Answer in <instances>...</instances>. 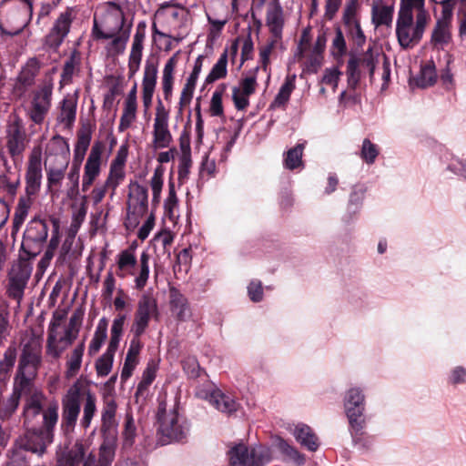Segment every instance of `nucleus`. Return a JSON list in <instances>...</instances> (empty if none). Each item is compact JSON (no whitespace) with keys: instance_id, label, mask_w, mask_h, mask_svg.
<instances>
[{"instance_id":"f257e3e1","label":"nucleus","mask_w":466,"mask_h":466,"mask_svg":"<svg viewBox=\"0 0 466 466\" xmlns=\"http://www.w3.org/2000/svg\"><path fill=\"white\" fill-rule=\"evenodd\" d=\"M96 396L81 381L76 380L67 390L62 399V426L66 431H72L77 421L83 407L79 425L86 431L96 414Z\"/></svg>"},{"instance_id":"f03ea898","label":"nucleus","mask_w":466,"mask_h":466,"mask_svg":"<svg viewBox=\"0 0 466 466\" xmlns=\"http://www.w3.org/2000/svg\"><path fill=\"white\" fill-rule=\"evenodd\" d=\"M22 351L18 360L14 387L21 393L34 385L42 364L43 332L29 328L22 333Z\"/></svg>"},{"instance_id":"7ed1b4c3","label":"nucleus","mask_w":466,"mask_h":466,"mask_svg":"<svg viewBox=\"0 0 466 466\" xmlns=\"http://www.w3.org/2000/svg\"><path fill=\"white\" fill-rule=\"evenodd\" d=\"M137 246L132 244L129 248L120 251L116 257V276L125 279L132 277L134 288L143 290L150 278V254L144 250L137 259Z\"/></svg>"},{"instance_id":"20e7f679","label":"nucleus","mask_w":466,"mask_h":466,"mask_svg":"<svg viewBox=\"0 0 466 466\" xmlns=\"http://www.w3.org/2000/svg\"><path fill=\"white\" fill-rule=\"evenodd\" d=\"M157 434L162 445L185 443L190 434V423L176 408L167 410V403L160 401L157 409Z\"/></svg>"},{"instance_id":"39448f33","label":"nucleus","mask_w":466,"mask_h":466,"mask_svg":"<svg viewBox=\"0 0 466 466\" xmlns=\"http://www.w3.org/2000/svg\"><path fill=\"white\" fill-rule=\"evenodd\" d=\"M58 420V404L51 403L43 414V425L28 429L23 444L25 450L43 455L54 441V429Z\"/></svg>"},{"instance_id":"423d86ee","label":"nucleus","mask_w":466,"mask_h":466,"mask_svg":"<svg viewBox=\"0 0 466 466\" xmlns=\"http://www.w3.org/2000/svg\"><path fill=\"white\" fill-rule=\"evenodd\" d=\"M343 401L352 441L355 444H360L364 435L366 425L364 390L358 386L350 387L345 392Z\"/></svg>"},{"instance_id":"0eeeda50","label":"nucleus","mask_w":466,"mask_h":466,"mask_svg":"<svg viewBox=\"0 0 466 466\" xmlns=\"http://www.w3.org/2000/svg\"><path fill=\"white\" fill-rule=\"evenodd\" d=\"M126 209L125 227L129 230L134 229L148 211V191L145 186L130 182Z\"/></svg>"},{"instance_id":"6e6552de","label":"nucleus","mask_w":466,"mask_h":466,"mask_svg":"<svg viewBox=\"0 0 466 466\" xmlns=\"http://www.w3.org/2000/svg\"><path fill=\"white\" fill-rule=\"evenodd\" d=\"M431 19L415 16L398 15L396 20V36L399 45L403 49L412 48L423 37Z\"/></svg>"},{"instance_id":"1a4fd4ad","label":"nucleus","mask_w":466,"mask_h":466,"mask_svg":"<svg viewBox=\"0 0 466 466\" xmlns=\"http://www.w3.org/2000/svg\"><path fill=\"white\" fill-rule=\"evenodd\" d=\"M441 6V16L436 20L431 34L430 44L434 50H444L452 42L451 22L454 0H438Z\"/></svg>"},{"instance_id":"9d476101","label":"nucleus","mask_w":466,"mask_h":466,"mask_svg":"<svg viewBox=\"0 0 466 466\" xmlns=\"http://www.w3.org/2000/svg\"><path fill=\"white\" fill-rule=\"evenodd\" d=\"M230 466H265L271 459L270 449L265 446L234 445L228 452Z\"/></svg>"},{"instance_id":"9b49d317","label":"nucleus","mask_w":466,"mask_h":466,"mask_svg":"<svg viewBox=\"0 0 466 466\" xmlns=\"http://www.w3.org/2000/svg\"><path fill=\"white\" fill-rule=\"evenodd\" d=\"M126 319L125 314H118L113 320L107 348L96 362V370L99 377L107 376L112 370L114 357L120 343Z\"/></svg>"},{"instance_id":"f8f14e48","label":"nucleus","mask_w":466,"mask_h":466,"mask_svg":"<svg viewBox=\"0 0 466 466\" xmlns=\"http://www.w3.org/2000/svg\"><path fill=\"white\" fill-rule=\"evenodd\" d=\"M125 16L122 10L114 5L111 10H107L97 20L94 18L93 35L97 40H106L125 31L124 29Z\"/></svg>"},{"instance_id":"ddd939ff","label":"nucleus","mask_w":466,"mask_h":466,"mask_svg":"<svg viewBox=\"0 0 466 466\" xmlns=\"http://www.w3.org/2000/svg\"><path fill=\"white\" fill-rule=\"evenodd\" d=\"M31 273L32 267L27 261L18 260L11 266L5 287V293L8 298L15 299L20 304Z\"/></svg>"},{"instance_id":"4468645a","label":"nucleus","mask_w":466,"mask_h":466,"mask_svg":"<svg viewBox=\"0 0 466 466\" xmlns=\"http://www.w3.org/2000/svg\"><path fill=\"white\" fill-rule=\"evenodd\" d=\"M157 314V304L156 299L150 295H142L137 302L130 333L136 337H141L146 332L151 318Z\"/></svg>"},{"instance_id":"2eb2a0df","label":"nucleus","mask_w":466,"mask_h":466,"mask_svg":"<svg viewBox=\"0 0 466 466\" xmlns=\"http://www.w3.org/2000/svg\"><path fill=\"white\" fill-rule=\"evenodd\" d=\"M48 236V226L42 219L34 218L26 227L24 233L22 247L27 248L29 254L40 252Z\"/></svg>"},{"instance_id":"dca6fc26","label":"nucleus","mask_w":466,"mask_h":466,"mask_svg":"<svg viewBox=\"0 0 466 466\" xmlns=\"http://www.w3.org/2000/svg\"><path fill=\"white\" fill-rule=\"evenodd\" d=\"M168 120L169 113L158 100L153 124V146L156 149L169 147L173 141Z\"/></svg>"},{"instance_id":"f3484780","label":"nucleus","mask_w":466,"mask_h":466,"mask_svg":"<svg viewBox=\"0 0 466 466\" xmlns=\"http://www.w3.org/2000/svg\"><path fill=\"white\" fill-rule=\"evenodd\" d=\"M53 84L45 82L38 90L34 93L31 106L28 111L30 119L36 125H41L51 107Z\"/></svg>"},{"instance_id":"a211bd4d","label":"nucleus","mask_w":466,"mask_h":466,"mask_svg":"<svg viewBox=\"0 0 466 466\" xmlns=\"http://www.w3.org/2000/svg\"><path fill=\"white\" fill-rule=\"evenodd\" d=\"M43 178L42 151L34 147L28 157L25 172V195L35 197L40 190Z\"/></svg>"},{"instance_id":"6ab92c4d","label":"nucleus","mask_w":466,"mask_h":466,"mask_svg":"<svg viewBox=\"0 0 466 466\" xmlns=\"http://www.w3.org/2000/svg\"><path fill=\"white\" fill-rule=\"evenodd\" d=\"M104 144L100 141L94 143L90 153L84 166V174L82 178V191L86 192L94 184L101 173L102 154Z\"/></svg>"},{"instance_id":"aec40b11","label":"nucleus","mask_w":466,"mask_h":466,"mask_svg":"<svg viewBox=\"0 0 466 466\" xmlns=\"http://www.w3.org/2000/svg\"><path fill=\"white\" fill-rule=\"evenodd\" d=\"M6 147L10 156L15 158L25 151L26 134L22 119L14 116L6 127Z\"/></svg>"},{"instance_id":"412c9836","label":"nucleus","mask_w":466,"mask_h":466,"mask_svg":"<svg viewBox=\"0 0 466 466\" xmlns=\"http://www.w3.org/2000/svg\"><path fill=\"white\" fill-rule=\"evenodd\" d=\"M196 395L200 399L208 400L212 406L223 413L231 414L239 408V403L235 398L213 386H208V390L198 389Z\"/></svg>"},{"instance_id":"4be33fe9","label":"nucleus","mask_w":466,"mask_h":466,"mask_svg":"<svg viewBox=\"0 0 466 466\" xmlns=\"http://www.w3.org/2000/svg\"><path fill=\"white\" fill-rule=\"evenodd\" d=\"M265 20L270 36H274L276 39H282L285 15L279 0L268 1Z\"/></svg>"},{"instance_id":"5701e85b","label":"nucleus","mask_w":466,"mask_h":466,"mask_svg":"<svg viewBox=\"0 0 466 466\" xmlns=\"http://www.w3.org/2000/svg\"><path fill=\"white\" fill-rule=\"evenodd\" d=\"M71 22L70 14L67 12L62 13L45 37V45L49 48L57 49L68 35Z\"/></svg>"},{"instance_id":"b1692460","label":"nucleus","mask_w":466,"mask_h":466,"mask_svg":"<svg viewBox=\"0 0 466 466\" xmlns=\"http://www.w3.org/2000/svg\"><path fill=\"white\" fill-rule=\"evenodd\" d=\"M158 63L154 59H147L144 66L142 79V100L145 107H149L152 103L157 86Z\"/></svg>"},{"instance_id":"393cba45","label":"nucleus","mask_w":466,"mask_h":466,"mask_svg":"<svg viewBox=\"0 0 466 466\" xmlns=\"http://www.w3.org/2000/svg\"><path fill=\"white\" fill-rule=\"evenodd\" d=\"M22 395L26 396L24 406L25 423H29L35 417L41 413L43 415L46 411L43 410L46 396L41 390L35 387V384L32 385L29 390L23 391Z\"/></svg>"},{"instance_id":"a878e982","label":"nucleus","mask_w":466,"mask_h":466,"mask_svg":"<svg viewBox=\"0 0 466 466\" xmlns=\"http://www.w3.org/2000/svg\"><path fill=\"white\" fill-rule=\"evenodd\" d=\"M117 404L114 399L104 400L101 410L100 432L102 436H117L118 421L116 420Z\"/></svg>"},{"instance_id":"bb28decb","label":"nucleus","mask_w":466,"mask_h":466,"mask_svg":"<svg viewBox=\"0 0 466 466\" xmlns=\"http://www.w3.org/2000/svg\"><path fill=\"white\" fill-rule=\"evenodd\" d=\"M57 329L58 322L49 323L46 354L54 360L59 359L65 350L71 345L67 344L66 336L58 337Z\"/></svg>"},{"instance_id":"cd10ccee","label":"nucleus","mask_w":466,"mask_h":466,"mask_svg":"<svg viewBox=\"0 0 466 466\" xmlns=\"http://www.w3.org/2000/svg\"><path fill=\"white\" fill-rule=\"evenodd\" d=\"M89 447L90 443L88 441L77 439L71 447L66 448L60 452L57 451L56 457L65 462L66 461L69 465L78 466L87 454Z\"/></svg>"},{"instance_id":"c85d7f7f","label":"nucleus","mask_w":466,"mask_h":466,"mask_svg":"<svg viewBox=\"0 0 466 466\" xmlns=\"http://www.w3.org/2000/svg\"><path fill=\"white\" fill-rule=\"evenodd\" d=\"M393 5L383 4L382 0L374 1L371 6V24L375 28L390 27L393 22Z\"/></svg>"},{"instance_id":"c756f323","label":"nucleus","mask_w":466,"mask_h":466,"mask_svg":"<svg viewBox=\"0 0 466 466\" xmlns=\"http://www.w3.org/2000/svg\"><path fill=\"white\" fill-rule=\"evenodd\" d=\"M204 58L205 57L203 56H198L195 60L192 72L187 77V82L181 91L179 99V105L181 107L189 104L193 97L197 81L202 70Z\"/></svg>"},{"instance_id":"7c9ffc66","label":"nucleus","mask_w":466,"mask_h":466,"mask_svg":"<svg viewBox=\"0 0 466 466\" xmlns=\"http://www.w3.org/2000/svg\"><path fill=\"white\" fill-rule=\"evenodd\" d=\"M85 350L86 344L83 340L66 354L65 371L66 378H73L78 374L82 366Z\"/></svg>"},{"instance_id":"2f4dec72","label":"nucleus","mask_w":466,"mask_h":466,"mask_svg":"<svg viewBox=\"0 0 466 466\" xmlns=\"http://www.w3.org/2000/svg\"><path fill=\"white\" fill-rule=\"evenodd\" d=\"M293 435L296 441L310 451L318 450L319 439L311 428L304 423H299L293 430Z\"/></svg>"},{"instance_id":"473e14b6","label":"nucleus","mask_w":466,"mask_h":466,"mask_svg":"<svg viewBox=\"0 0 466 466\" xmlns=\"http://www.w3.org/2000/svg\"><path fill=\"white\" fill-rule=\"evenodd\" d=\"M440 160L444 170L466 179V160L454 156L448 150H442Z\"/></svg>"},{"instance_id":"72a5a7b5","label":"nucleus","mask_w":466,"mask_h":466,"mask_svg":"<svg viewBox=\"0 0 466 466\" xmlns=\"http://www.w3.org/2000/svg\"><path fill=\"white\" fill-rule=\"evenodd\" d=\"M170 309L172 313L180 321H185L189 317V307L187 300L177 289H170Z\"/></svg>"},{"instance_id":"f704fd0d","label":"nucleus","mask_w":466,"mask_h":466,"mask_svg":"<svg viewBox=\"0 0 466 466\" xmlns=\"http://www.w3.org/2000/svg\"><path fill=\"white\" fill-rule=\"evenodd\" d=\"M413 11H416L415 17L431 19L429 11L425 8V0H400L398 15L414 16Z\"/></svg>"},{"instance_id":"c9c22d12","label":"nucleus","mask_w":466,"mask_h":466,"mask_svg":"<svg viewBox=\"0 0 466 466\" xmlns=\"http://www.w3.org/2000/svg\"><path fill=\"white\" fill-rule=\"evenodd\" d=\"M177 60L175 56H171L164 66L161 77V85L164 98L169 101L172 97L174 86V73Z\"/></svg>"},{"instance_id":"e433bc0d","label":"nucleus","mask_w":466,"mask_h":466,"mask_svg":"<svg viewBox=\"0 0 466 466\" xmlns=\"http://www.w3.org/2000/svg\"><path fill=\"white\" fill-rule=\"evenodd\" d=\"M295 79L296 75L287 76L274 100L271 102L270 108H281L286 106L296 87Z\"/></svg>"},{"instance_id":"4c0bfd02","label":"nucleus","mask_w":466,"mask_h":466,"mask_svg":"<svg viewBox=\"0 0 466 466\" xmlns=\"http://www.w3.org/2000/svg\"><path fill=\"white\" fill-rule=\"evenodd\" d=\"M17 358V347L15 342H12L3 354V358L0 359V381L6 380L16 361Z\"/></svg>"},{"instance_id":"58836bf2","label":"nucleus","mask_w":466,"mask_h":466,"mask_svg":"<svg viewBox=\"0 0 466 466\" xmlns=\"http://www.w3.org/2000/svg\"><path fill=\"white\" fill-rule=\"evenodd\" d=\"M107 319L106 317H102L97 322L93 338L88 346V354L90 356L96 355L100 350L107 338Z\"/></svg>"},{"instance_id":"ea45409f","label":"nucleus","mask_w":466,"mask_h":466,"mask_svg":"<svg viewBox=\"0 0 466 466\" xmlns=\"http://www.w3.org/2000/svg\"><path fill=\"white\" fill-rule=\"evenodd\" d=\"M164 209L166 216L176 222L179 218V202L177 196L176 186L171 179L168 181V194L164 201Z\"/></svg>"},{"instance_id":"a19ab883","label":"nucleus","mask_w":466,"mask_h":466,"mask_svg":"<svg viewBox=\"0 0 466 466\" xmlns=\"http://www.w3.org/2000/svg\"><path fill=\"white\" fill-rule=\"evenodd\" d=\"M33 204V197L22 196L18 199L13 218V228L18 231L25 221Z\"/></svg>"},{"instance_id":"79ce46f5","label":"nucleus","mask_w":466,"mask_h":466,"mask_svg":"<svg viewBox=\"0 0 466 466\" xmlns=\"http://www.w3.org/2000/svg\"><path fill=\"white\" fill-rule=\"evenodd\" d=\"M103 442L99 448L98 461L101 466H111L115 459L116 437L102 436Z\"/></svg>"},{"instance_id":"37998d69","label":"nucleus","mask_w":466,"mask_h":466,"mask_svg":"<svg viewBox=\"0 0 466 466\" xmlns=\"http://www.w3.org/2000/svg\"><path fill=\"white\" fill-rule=\"evenodd\" d=\"M70 153L69 144L66 139L60 135L54 136L46 146V156H60L64 161H68Z\"/></svg>"},{"instance_id":"c03bdc74","label":"nucleus","mask_w":466,"mask_h":466,"mask_svg":"<svg viewBox=\"0 0 466 466\" xmlns=\"http://www.w3.org/2000/svg\"><path fill=\"white\" fill-rule=\"evenodd\" d=\"M276 448L285 457V460L293 461L297 465L305 462V457L296 448L289 445L285 440L279 438L275 442Z\"/></svg>"},{"instance_id":"a18cd8bd","label":"nucleus","mask_w":466,"mask_h":466,"mask_svg":"<svg viewBox=\"0 0 466 466\" xmlns=\"http://www.w3.org/2000/svg\"><path fill=\"white\" fill-rule=\"evenodd\" d=\"M129 35L130 29L127 28L113 37H110L109 39H111V41L106 46L107 53L111 56H119L124 54Z\"/></svg>"},{"instance_id":"49530a36","label":"nucleus","mask_w":466,"mask_h":466,"mask_svg":"<svg viewBox=\"0 0 466 466\" xmlns=\"http://www.w3.org/2000/svg\"><path fill=\"white\" fill-rule=\"evenodd\" d=\"M304 144H297L294 147L289 148L284 157V167L287 169L294 170L296 168H303Z\"/></svg>"},{"instance_id":"de8ad7c7","label":"nucleus","mask_w":466,"mask_h":466,"mask_svg":"<svg viewBox=\"0 0 466 466\" xmlns=\"http://www.w3.org/2000/svg\"><path fill=\"white\" fill-rule=\"evenodd\" d=\"M228 52L224 51L217 63L213 66L209 74L207 76L205 79L206 84H212L217 80L222 79L226 77L228 74Z\"/></svg>"},{"instance_id":"09e8293b","label":"nucleus","mask_w":466,"mask_h":466,"mask_svg":"<svg viewBox=\"0 0 466 466\" xmlns=\"http://www.w3.org/2000/svg\"><path fill=\"white\" fill-rule=\"evenodd\" d=\"M39 69L40 65L38 60L36 58L29 59L19 74L18 78L21 84L26 86H32Z\"/></svg>"},{"instance_id":"8fccbe9b","label":"nucleus","mask_w":466,"mask_h":466,"mask_svg":"<svg viewBox=\"0 0 466 466\" xmlns=\"http://www.w3.org/2000/svg\"><path fill=\"white\" fill-rule=\"evenodd\" d=\"M145 33L137 30L133 37L128 63L140 66L144 49Z\"/></svg>"},{"instance_id":"3c124183","label":"nucleus","mask_w":466,"mask_h":466,"mask_svg":"<svg viewBox=\"0 0 466 466\" xmlns=\"http://www.w3.org/2000/svg\"><path fill=\"white\" fill-rule=\"evenodd\" d=\"M437 80V73L433 62H429L420 69V75L416 78V86L427 87L432 86Z\"/></svg>"},{"instance_id":"603ef678","label":"nucleus","mask_w":466,"mask_h":466,"mask_svg":"<svg viewBox=\"0 0 466 466\" xmlns=\"http://www.w3.org/2000/svg\"><path fill=\"white\" fill-rule=\"evenodd\" d=\"M158 366L157 363L151 360L147 362L143 371L140 382L137 385V393L143 394L145 390L152 384L157 376Z\"/></svg>"},{"instance_id":"864d4df0","label":"nucleus","mask_w":466,"mask_h":466,"mask_svg":"<svg viewBox=\"0 0 466 466\" xmlns=\"http://www.w3.org/2000/svg\"><path fill=\"white\" fill-rule=\"evenodd\" d=\"M149 184L152 190V201L158 204L164 184V168L161 166L155 168Z\"/></svg>"},{"instance_id":"5fc2aeb1","label":"nucleus","mask_w":466,"mask_h":466,"mask_svg":"<svg viewBox=\"0 0 466 466\" xmlns=\"http://www.w3.org/2000/svg\"><path fill=\"white\" fill-rule=\"evenodd\" d=\"M226 88H227L226 84H220L212 94L210 105H209V113L212 116H224L222 97L226 91Z\"/></svg>"},{"instance_id":"6e6d98bb","label":"nucleus","mask_w":466,"mask_h":466,"mask_svg":"<svg viewBox=\"0 0 466 466\" xmlns=\"http://www.w3.org/2000/svg\"><path fill=\"white\" fill-rule=\"evenodd\" d=\"M137 105L124 103L123 112L120 116L118 131L124 132L128 129L137 118Z\"/></svg>"},{"instance_id":"4d7b16f0","label":"nucleus","mask_w":466,"mask_h":466,"mask_svg":"<svg viewBox=\"0 0 466 466\" xmlns=\"http://www.w3.org/2000/svg\"><path fill=\"white\" fill-rule=\"evenodd\" d=\"M330 53L336 59L342 58V56L347 53L346 40L342 30L339 27H337L335 30V36L331 43Z\"/></svg>"},{"instance_id":"13d9d810","label":"nucleus","mask_w":466,"mask_h":466,"mask_svg":"<svg viewBox=\"0 0 466 466\" xmlns=\"http://www.w3.org/2000/svg\"><path fill=\"white\" fill-rule=\"evenodd\" d=\"M380 154L379 147L372 143L369 138L362 141L360 148V157L368 165H372Z\"/></svg>"},{"instance_id":"bf43d9fd","label":"nucleus","mask_w":466,"mask_h":466,"mask_svg":"<svg viewBox=\"0 0 466 466\" xmlns=\"http://www.w3.org/2000/svg\"><path fill=\"white\" fill-rule=\"evenodd\" d=\"M76 105L72 99H64L59 120L66 127H70L76 120Z\"/></svg>"},{"instance_id":"052dcab7","label":"nucleus","mask_w":466,"mask_h":466,"mask_svg":"<svg viewBox=\"0 0 466 466\" xmlns=\"http://www.w3.org/2000/svg\"><path fill=\"white\" fill-rule=\"evenodd\" d=\"M360 9L359 0H347L342 14L343 24L360 21Z\"/></svg>"},{"instance_id":"680f3d73","label":"nucleus","mask_w":466,"mask_h":466,"mask_svg":"<svg viewBox=\"0 0 466 466\" xmlns=\"http://www.w3.org/2000/svg\"><path fill=\"white\" fill-rule=\"evenodd\" d=\"M348 35L358 46H363L366 43L365 34L360 26V21L344 24Z\"/></svg>"},{"instance_id":"e2e57ef3","label":"nucleus","mask_w":466,"mask_h":466,"mask_svg":"<svg viewBox=\"0 0 466 466\" xmlns=\"http://www.w3.org/2000/svg\"><path fill=\"white\" fill-rule=\"evenodd\" d=\"M137 428L131 413L126 414V420L123 431L124 447H131L135 441Z\"/></svg>"},{"instance_id":"0e129e2a","label":"nucleus","mask_w":466,"mask_h":466,"mask_svg":"<svg viewBox=\"0 0 466 466\" xmlns=\"http://www.w3.org/2000/svg\"><path fill=\"white\" fill-rule=\"evenodd\" d=\"M259 66L254 68L253 71L249 72L245 77L239 82V86H237L245 95L251 96L255 93L257 88V73L259 70Z\"/></svg>"},{"instance_id":"69168bd1","label":"nucleus","mask_w":466,"mask_h":466,"mask_svg":"<svg viewBox=\"0 0 466 466\" xmlns=\"http://www.w3.org/2000/svg\"><path fill=\"white\" fill-rule=\"evenodd\" d=\"M282 39H276L274 36H270L268 43L260 47L259 49V62L261 63V68L266 72L269 64V56L272 50L281 43Z\"/></svg>"},{"instance_id":"338daca9","label":"nucleus","mask_w":466,"mask_h":466,"mask_svg":"<svg viewBox=\"0 0 466 466\" xmlns=\"http://www.w3.org/2000/svg\"><path fill=\"white\" fill-rule=\"evenodd\" d=\"M126 177V172L124 167H113L110 166L108 176L106 180V186H109V188L112 190V195L115 194L116 189L122 183Z\"/></svg>"},{"instance_id":"774afa93","label":"nucleus","mask_w":466,"mask_h":466,"mask_svg":"<svg viewBox=\"0 0 466 466\" xmlns=\"http://www.w3.org/2000/svg\"><path fill=\"white\" fill-rule=\"evenodd\" d=\"M458 2L460 3L457 10L458 35L463 39L466 37V0H454L453 9Z\"/></svg>"}]
</instances>
